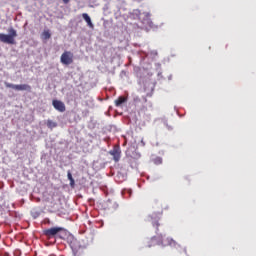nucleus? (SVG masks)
Returning a JSON list of instances; mask_svg holds the SVG:
<instances>
[{
    "mask_svg": "<svg viewBox=\"0 0 256 256\" xmlns=\"http://www.w3.org/2000/svg\"><path fill=\"white\" fill-rule=\"evenodd\" d=\"M9 34L0 33V42L15 45V38L17 37V31L14 28L8 29Z\"/></svg>",
    "mask_w": 256,
    "mask_h": 256,
    "instance_id": "obj_1",
    "label": "nucleus"
},
{
    "mask_svg": "<svg viewBox=\"0 0 256 256\" xmlns=\"http://www.w3.org/2000/svg\"><path fill=\"white\" fill-rule=\"evenodd\" d=\"M64 231L62 227H54L50 229L43 230V235L48 239H53L58 236L59 233Z\"/></svg>",
    "mask_w": 256,
    "mask_h": 256,
    "instance_id": "obj_2",
    "label": "nucleus"
},
{
    "mask_svg": "<svg viewBox=\"0 0 256 256\" xmlns=\"http://www.w3.org/2000/svg\"><path fill=\"white\" fill-rule=\"evenodd\" d=\"M60 63L63 65H72L74 63V54L71 51H65L60 56Z\"/></svg>",
    "mask_w": 256,
    "mask_h": 256,
    "instance_id": "obj_3",
    "label": "nucleus"
},
{
    "mask_svg": "<svg viewBox=\"0 0 256 256\" xmlns=\"http://www.w3.org/2000/svg\"><path fill=\"white\" fill-rule=\"evenodd\" d=\"M6 88H10L13 89L15 91H27V92H31L32 87L29 86L28 84H21V85H13L10 83H5Z\"/></svg>",
    "mask_w": 256,
    "mask_h": 256,
    "instance_id": "obj_4",
    "label": "nucleus"
},
{
    "mask_svg": "<svg viewBox=\"0 0 256 256\" xmlns=\"http://www.w3.org/2000/svg\"><path fill=\"white\" fill-rule=\"evenodd\" d=\"M52 106L54 107V109H56L59 112L63 113L66 111V106H65L64 102L61 100H53Z\"/></svg>",
    "mask_w": 256,
    "mask_h": 256,
    "instance_id": "obj_5",
    "label": "nucleus"
},
{
    "mask_svg": "<svg viewBox=\"0 0 256 256\" xmlns=\"http://www.w3.org/2000/svg\"><path fill=\"white\" fill-rule=\"evenodd\" d=\"M110 154L113 156V159L118 163L121 159V149L119 146H115L113 150L110 151Z\"/></svg>",
    "mask_w": 256,
    "mask_h": 256,
    "instance_id": "obj_6",
    "label": "nucleus"
},
{
    "mask_svg": "<svg viewBox=\"0 0 256 256\" xmlns=\"http://www.w3.org/2000/svg\"><path fill=\"white\" fill-rule=\"evenodd\" d=\"M82 17L84 19V21H86L87 23V26L90 28V29H94V25L92 23V20H91V17L89 16V14H82Z\"/></svg>",
    "mask_w": 256,
    "mask_h": 256,
    "instance_id": "obj_7",
    "label": "nucleus"
},
{
    "mask_svg": "<svg viewBox=\"0 0 256 256\" xmlns=\"http://www.w3.org/2000/svg\"><path fill=\"white\" fill-rule=\"evenodd\" d=\"M126 101H127L126 97L120 96V97H118L117 100H115V106L116 107H121L124 103H126Z\"/></svg>",
    "mask_w": 256,
    "mask_h": 256,
    "instance_id": "obj_8",
    "label": "nucleus"
},
{
    "mask_svg": "<svg viewBox=\"0 0 256 256\" xmlns=\"http://www.w3.org/2000/svg\"><path fill=\"white\" fill-rule=\"evenodd\" d=\"M41 37H42L43 40H48V39L51 38V33L49 32V30H44L42 32Z\"/></svg>",
    "mask_w": 256,
    "mask_h": 256,
    "instance_id": "obj_9",
    "label": "nucleus"
},
{
    "mask_svg": "<svg viewBox=\"0 0 256 256\" xmlns=\"http://www.w3.org/2000/svg\"><path fill=\"white\" fill-rule=\"evenodd\" d=\"M167 245L170 247H180L173 239L171 238H167Z\"/></svg>",
    "mask_w": 256,
    "mask_h": 256,
    "instance_id": "obj_10",
    "label": "nucleus"
},
{
    "mask_svg": "<svg viewBox=\"0 0 256 256\" xmlns=\"http://www.w3.org/2000/svg\"><path fill=\"white\" fill-rule=\"evenodd\" d=\"M46 126H48L50 129H53V128L57 127L58 124L55 123V122L52 121V120H48V121L46 122Z\"/></svg>",
    "mask_w": 256,
    "mask_h": 256,
    "instance_id": "obj_11",
    "label": "nucleus"
},
{
    "mask_svg": "<svg viewBox=\"0 0 256 256\" xmlns=\"http://www.w3.org/2000/svg\"><path fill=\"white\" fill-rule=\"evenodd\" d=\"M67 178H68V180H69V181L74 180V178H73V175H72V172H71V171H68V172H67Z\"/></svg>",
    "mask_w": 256,
    "mask_h": 256,
    "instance_id": "obj_12",
    "label": "nucleus"
},
{
    "mask_svg": "<svg viewBox=\"0 0 256 256\" xmlns=\"http://www.w3.org/2000/svg\"><path fill=\"white\" fill-rule=\"evenodd\" d=\"M75 186H76L75 179L70 180V187H71V189H75Z\"/></svg>",
    "mask_w": 256,
    "mask_h": 256,
    "instance_id": "obj_13",
    "label": "nucleus"
},
{
    "mask_svg": "<svg viewBox=\"0 0 256 256\" xmlns=\"http://www.w3.org/2000/svg\"><path fill=\"white\" fill-rule=\"evenodd\" d=\"M152 225H153V227H156V229H157V231H158V227L160 226L158 220L153 221V222H152Z\"/></svg>",
    "mask_w": 256,
    "mask_h": 256,
    "instance_id": "obj_14",
    "label": "nucleus"
},
{
    "mask_svg": "<svg viewBox=\"0 0 256 256\" xmlns=\"http://www.w3.org/2000/svg\"><path fill=\"white\" fill-rule=\"evenodd\" d=\"M162 163V159L161 158H157L156 159V164H161Z\"/></svg>",
    "mask_w": 256,
    "mask_h": 256,
    "instance_id": "obj_15",
    "label": "nucleus"
},
{
    "mask_svg": "<svg viewBox=\"0 0 256 256\" xmlns=\"http://www.w3.org/2000/svg\"><path fill=\"white\" fill-rule=\"evenodd\" d=\"M139 101H140V98H139V97L134 98V102H135V103H137V102H139Z\"/></svg>",
    "mask_w": 256,
    "mask_h": 256,
    "instance_id": "obj_16",
    "label": "nucleus"
},
{
    "mask_svg": "<svg viewBox=\"0 0 256 256\" xmlns=\"http://www.w3.org/2000/svg\"><path fill=\"white\" fill-rule=\"evenodd\" d=\"M70 0H63L64 4H68Z\"/></svg>",
    "mask_w": 256,
    "mask_h": 256,
    "instance_id": "obj_17",
    "label": "nucleus"
},
{
    "mask_svg": "<svg viewBox=\"0 0 256 256\" xmlns=\"http://www.w3.org/2000/svg\"><path fill=\"white\" fill-rule=\"evenodd\" d=\"M143 100H144L145 103L147 102V98L146 97H143Z\"/></svg>",
    "mask_w": 256,
    "mask_h": 256,
    "instance_id": "obj_18",
    "label": "nucleus"
},
{
    "mask_svg": "<svg viewBox=\"0 0 256 256\" xmlns=\"http://www.w3.org/2000/svg\"><path fill=\"white\" fill-rule=\"evenodd\" d=\"M154 240H155V238H152V239H151V241H154Z\"/></svg>",
    "mask_w": 256,
    "mask_h": 256,
    "instance_id": "obj_19",
    "label": "nucleus"
}]
</instances>
